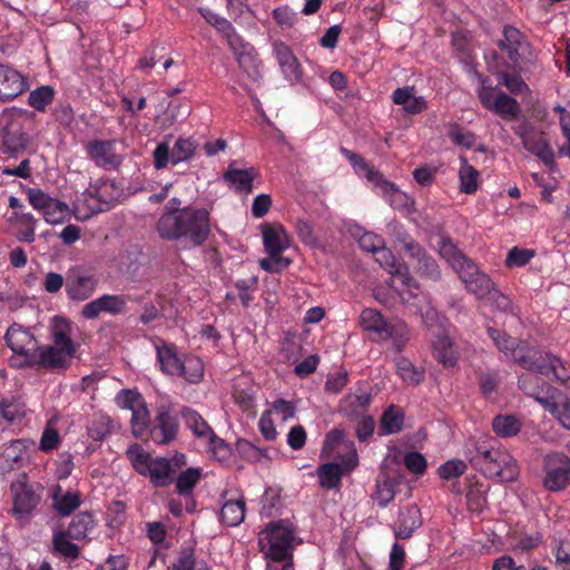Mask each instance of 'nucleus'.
<instances>
[{
  "label": "nucleus",
  "mask_w": 570,
  "mask_h": 570,
  "mask_svg": "<svg viewBox=\"0 0 570 570\" xmlns=\"http://www.w3.org/2000/svg\"><path fill=\"white\" fill-rule=\"evenodd\" d=\"M159 236L168 240L185 239L191 245L203 244L210 232L209 213L204 208L184 207L164 212L157 223Z\"/></svg>",
  "instance_id": "1"
},
{
  "label": "nucleus",
  "mask_w": 570,
  "mask_h": 570,
  "mask_svg": "<svg viewBox=\"0 0 570 570\" xmlns=\"http://www.w3.org/2000/svg\"><path fill=\"white\" fill-rule=\"evenodd\" d=\"M71 334V323L62 316H55L50 325L51 344L38 345L28 367H40L50 372L66 370L76 353Z\"/></svg>",
  "instance_id": "2"
},
{
  "label": "nucleus",
  "mask_w": 570,
  "mask_h": 570,
  "mask_svg": "<svg viewBox=\"0 0 570 570\" xmlns=\"http://www.w3.org/2000/svg\"><path fill=\"white\" fill-rule=\"evenodd\" d=\"M488 334L491 337L495 347L504 355L520 364L523 368L543 374L546 376H553L557 380H562L563 366L560 358L554 355L548 354L546 356L547 363H538L534 360L537 352L531 350L524 342L508 335L505 332L489 327Z\"/></svg>",
  "instance_id": "3"
},
{
  "label": "nucleus",
  "mask_w": 570,
  "mask_h": 570,
  "mask_svg": "<svg viewBox=\"0 0 570 570\" xmlns=\"http://www.w3.org/2000/svg\"><path fill=\"white\" fill-rule=\"evenodd\" d=\"M470 461L488 478L501 482H512L519 475L517 460L505 449L490 446L485 442L474 443Z\"/></svg>",
  "instance_id": "4"
},
{
  "label": "nucleus",
  "mask_w": 570,
  "mask_h": 570,
  "mask_svg": "<svg viewBox=\"0 0 570 570\" xmlns=\"http://www.w3.org/2000/svg\"><path fill=\"white\" fill-rule=\"evenodd\" d=\"M342 154L350 160L355 173L365 177L371 184L373 190L383 197L395 209H409L414 202L412 198L401 191L393 183L386 180L381 173L375 170L363 157L355 153L342 148Z\"/></svg>",
  "instance_id": "5"
},
{
  "label": "nucleus",
  "mask_w": 570,
  "mask_h": 570,
  "mask_svg": "<svg viewBox=\"0 0 570 570\" xmlns=\"http://www.w3.org/2000/svg\"><path fill=\"white\" fill-rule=\"evenodd\" d=\"M157 360L160 370L166 375L179 376L189 383H197L204 375V366L200 358L191 355H178L173 344L160 341L156 344Z\"/></svg>",
  "instance_id": "6"
},
{
  "label": "nucleus",
  "mask_w": 570,
  "mask_h": 570,
  "mask_svg": "<svg viewBox=\"0 0 570 570\" xmlns=\"http://www.w3.org/2000/svg\"><path fill=\"white\" fill-rule=\"evenodd\" d=\"M360 324L379 341L392 340L396 352H401L411 338V331L403 321H387L375 308H364L360 315Z\"/></svg>",
  "instance_id": "7"
},
{
  "label": "nucleus",
  "mask_w": 570,
  "mask_h": 570,
  "mask_svg": "<svg viewBox=\"0 0 570 570\" xmlns=\"http://www.w3.org/2000/svg\"><path fill=\"white\" fill-rule=\"evenodd\" d=\"M258 544L261 551L271 560L292 559V550L295 546L294 528L284 521L269 523L259 532Z\"/></svg>",
  "instance_id": "8"
},
{
  "label": "nucleus",
  "mask_w": 570,
  "mask_h": 570,
  "mask_svg": "<svg viewBox=\"0 0 570 570\" xmlns=\"http://www.w3.org/2000/svg\"><path fill=\"white\" fill-rule=\"evenodd\" d=\"M538 380L539 377L534 374H525L519 379V385L527 394L533 396L546 411L550 412L563 428L570 430V401L568 396L556 389H549L546 396L539 395L528 385Z\"/></svg>",
  "instance_id": "9"
},
{
  "label": "nucleus",
  "mask_w": 570,
  "mask_h": 570,
  "mask_svg": "<svg viewBox=\"0 0 570 570\" xmlns=\"http://www.w3.org/2000/svg\"><path fill=\"white\" fill-rule=\"evenodd\" d=\"M7 346L12 351L18 367H28L38 346L33 333L18 323L10 325L4 334Z\"/></svg>",
  "instance_id": "10"
},
{
  "label": "nucleus",
  "mask_w": 570,
  "mask_h": 570,
  "mask_svg": "<svg viewBox=\"0 0 570 570\" xmlns=\"http://www.w3.org/2000/svg\"><path fill=\"white\" fill-rule=\"evenodd\" d=\"M196 147V142L190 137H179L171 150L168 141H161L154 150V165L157 169H163L168 163L177 165L189 160L194 157Z\"/></svg>",
  "instance_id": "11"
},
{
  "label": "nucleus",
  "mask_w": 570,
  "mask_h": 570,
  "mask_svg": "<svg viewBox=\"0 0 570 570\" xmlns=\"http://www.w3.org/2000/svg\"><path fill=\"white\" fill-rule=\"evenodd\" d=\"M543 485L551 492L564 490L570 481V459L564 453L553 452L544 456Z\"/></svg>",
  "instance_id": "12"
},
{
  "label": "nucleus",
  "mask_w": 570,
  "mask_h": 570,
  "mask_svg": "<svg viewBox=\"0 0 570 570\" xmlns=\"http://www.w3.org/2000/svg\"><path fill=\"white\" fill-rule=\"evenodd\" d=\"M375 261L389 272L392 276L399 277L401 283L409 288V292L400 291L399 295L403 302L409 303L412 296L411 289L419 291L417 283L409 274L407 267L392 254V252L385 247H380L375 250ZM417 294H413V298H416Z\"/></svg>",
  "instance_id": "13"
},
{
  "label": "nucleus",
  "mask_w": 570,
  "mask_h": 570,
  "mask_svg": "<svg viewBox=\"0 0 570 570\" xmlns=\"http://www.w3.org/2000/svg\"><path fill=\"white\" fill-rule=\"evenodd\" d=\"M128 301L135 299L124 294H104L85 304L80 314L86 320H95L102 312L114 316L121 315L127 311Z\"/></svg>",
  "instance_id": "14"
},
{
  "label": "nucleus",
  "mask_w": 570,
  "mask_h": 570,
  "mask_svg": "<svg viewBox=\"0 0 570 570\" xmlns=\"http://www.w3.org/2000/svg\"><path fill=\"white\" fill-rule=\"evenodd\" d=\"M99 284L98 277L80 267L70 269L66 281V293L72 301L82 302L90 298Z\"/></svg>",
  "instance_id": "15"
},
{
  "label": "nucleus",
  "mask_w": 570,
  "mask_h": 570,
  "mask_svg": "<svg viewBox=\"0 0 570 570\" xmlns=\"http://www.w3.org/2000/svg\"><path fill=\"white\" fill-rule=\"evenodd\" d=\"M33 441L28 439L13 440L2 446L0 452V470L3 473L24 466L30 461Z\"/></svg>",
  "instance_id": "16"
},
{
  "label": "nucleus",
  "mask_w": 570,
  "mask_h": 570,
  "mask_svg": "<svg viewBox=\"0 0 570 570\" xmlns=\"http://www.w3.org/2000/svg\"><path fill=\"white\" fill-rule=\"evenodd\" d=\"M11 492L13 499L12 513L18 519L29 515L40 502V494L27 483V475L24 473L11 484Z\"/></svg>",
  "instance_id": "17"
},
{
  "label": "nucleus",
  "mask_w": 570,
  "mask_h": 570,
  "mask_svg": "<svg viewBox=\"0 0 570 570\" xmlns=\"http://www.w3.org/2000/svg\"><path fill=\"white\" fill-rule=\"evenodd\" d=\"M86 151L97 167L106 170L117 169L122 163L121 155L116 151L115 140H90L86 144Z\"/></svg>",
  "instance_id": "18"
},
{
  "label": "nucleus",
  "mask_w": 570,
  "mask_h": 570,
  "mask_svg": "<svg viewBox=\"0 0 570 570\" xmlns=\"http://www.w3.org/2000/svg\"><path fill=\"white\" fill-rule=\"evenodd\" d=\"M235 59L239 68L250 78L253 81H259L263 77L262 62L258 59V53L255 48L246 42L244 39L234 40L232 48Z\"/></svg>",
  "instance_id": "19"
},
{
  "label": "nucleus",
  "mask_w": 570,
  "mask_h": 570,
  "mask_svg": "<svg viewBox=\"0 0 570 570\" xmlns=\"http://www.w3.org/2000/svg\"><path fill=\"white\" fill-rule=\"evenodd\" d=\"M27 88V79L19 71L0 63V102L14 99Z\"/></svg>",
  "instance_id": "20"
},
{
  "label": "nucleus",
  "mask_w": 570,
  "mask_h": 570,
  "mask_svg": "<svg viewBox=\"0 0 570 570\" xmlns=\"http://www.w3.org/2000/svg\"><path fill=\"white\" fill-rule=\"evenodd\" d=\"M466 289L479 298H484L492 294L493 283L488 275L480 272L479 267L471 262L461 272L458 273Z\"/></svg>",
  "instance_id": "21"
},
{
  "label": "nucleus",
  "mask_w": 570,
  "mask_h": 570,
  "mask_svg": "<svg viewBox=\"0 0 570 570\" xmlns=\"http://www.w3.org/2000/svg\"><path fill=\"white\" fill-rule=\"evenodd\" d=\"M404 249L415 263V269L419 275L434 281L440 278L441 273L436 262L426 254L419 243L409 240L404 244Z\"/></svg>",
  "instance_id": "22"
},
{
  "label": "nucleus",
  "mask_w": 570,
  "mask_h": 570,
  "mask_svg": "<svg viewBox=\"0 0 570 570\" xmlns=\"http://www.w3.org/2000/svg\"><path fill=\"white\" fill-rule=\"evenodd\" d=\"M273 53L285 79L292 83L299 81L302 76L301 66L291 48L282 41H275Z\"/></svg>",
  "instance_id": "23"
},
{
  "label": "nucleus",
  "mask_w": 570,
  "mask_h": 570,
  "mask_svg": "<svg viewBox=\"0 0 570 570\" xmlns=\"http://www.w3.org/2000/svg\"><path fill=\"white\" fill-rule=\"evenodd\" d=\"M178 431V423L169 409L161 406L157 411L156 425L151 430V438L157 444H167L175 439Z\"/></svg>",
  "instance_id": "24"
},
{
  "label": "nucleus",
  "mask_w": 570,
  "mask_h": 570,
  "mask_svg": "<svg viewBox=\"0 0 570 570\" xmlns=\"http://www.w3.org/2000/svg\"><path fill=\"white\" fill-rule=\"evenodd\" d=\"M392 101L402 107L403 111L409 115H417L428 108L426 100L422 96L416 95L414 86H405L395 89L392 92Z\"/></svg>",
  "instance_id": "25"
},
{
  "label": "nucleus",
  "mask_w": 570,
  "mask_h": 570,
  "mask_svg": "<svg viewBox=\"0 0 570 570\" xmlns=\"http://www.w3.org/2000/svg\"><path fill=\"white\" fill-rule=\"evenodd\" d=\"M122 195L121 188L115 180L100 179L91 184L85 191L88 198L97 199L101 205H112L117 203Z\"/></svg>",
  "instance_id": "26"
},
{
  "label": "nucleus",
  "mask_w": 570,
  "mask_h": 570,
  "mask_svg": "<svg viewBox=\"0 0 570 570\" xmlns=\"http://www.w3.org/2000/svg\"><path fill=\"white\" fill-rule=\"evenodd\" d=\"M144 254L137 246H129L120 250L117 256V264L119 271L126 274L131 279H137L141 276Z\"/></svg>",
  "instance_id": "27"
},
{
  "label": "nucleus",
  "mask_w": 570,
  "mask_h": 570,
  "mask_svg": "<svg viewBox=\"0 0 570 570\" xmlns=\"http://www.w3.org/2000/svg\"><path fill=\"white\" fill-rule=\"evenodd\" d=\"M435 338L432 342L433 353L439 362H441L445 367H452L456 363V352L453 347V342L448 333L444 331H439L438 333H433Z\"/></svg>",
  "instance_id": "28"
},
{
  "label": "nucleus",
  "mask_w": 570,
  "mask_h": 570,
  "mask_svg": "<svg viewBox=\"0 0 570 570\" xmlns=\"http://www.w3.org/2000/svg\"><path fill=\"white\" fill-rule=\"evenodd\" d=\"M420 509L412 504L399 514L397 527L395 528V537L400 539L410 538L414 530L421 525Z\"/></svg>",
  "instance_id": "29"
},
{
  "label": "nucleus",
  "mask_w": 570,
  "mask_h": 570,
  "mask_svg": "<svg viewBox=\"0 0 570 570\" xmlns=\"http://www.w3.org/2000/svg\"><path fill=\"white\" fill-rule=\"evenodd\" d=\"M256 175L257 173L253 167L248 169L229 168L224 174V179L235 190L250 193L253 189V180Z\"/></svg>",
  "instance_id": "30"
},
{
  "label": "nucleus",
  "mask_w": 570,
  "mask_h": 570,
  "mask_svg": "<svg viewBox=\"0 0 570 570\" xmlns=\"http://www.w3.org/2000/svg\"><path fill=\"white\" fill-rule=\"evenodd\" d=\"M53 508L61 517H67L80 505V495L78 492L63 491L57 487L52 493Z\"/></svg>",
  "instance_id": "31"
},
{
  "label": "nucleus",
  "mask_w": 570,
  "mask_h": 570,
  "mask_svg": "<svg viewBox=\"0 0 570 570\" xmlns=\"http://www.w3.org/2000/svg\"><path fill=\"white\" fill-rule=\"evenodd\" d=\"M219 515L220 521L227 527L239 525L245 518V501L243 499L225 500Z\"/></svg>",
  "instance_id": "32"
},
{
  "label": "nucleus",
  "mask_w": 570,
  "mask_h": 570,
  "mask_svg": "<svg viewBox=\"0 0 570 570\" xmlns=\"http://www.w3.org/2000/svg\"><path fill=\"white\" fill-rule=\"evenodd\" d=\"M263 240L268 254H281L289 247V237L283 227L266 228Z\"/></svg>",
  "instance_id": "33"
},
{
  "label": "nucleus",
  "mask_w": 570,
  "mask_h": 570,
  "mask_svg": "<svg viewBox=\"0 0 570 570\" xmlns=\"http://www.w3.org/2000/svg\"><path fill=\"white\" fill-rule=\"evenodd\" d=\"M404 424V413L394 405L389 406L380 419L379 434L389 435L399 433Z\"/></svg>",
  "instance_id": "34"
},
{
  "label": "nucleus",
  "mask_w": 570,
  "mask_h": 570,
  "mask_svg": "<svg viewBox=\"0 0 570 570\" xmlns=\"http://www.w3.org/2000/svg\"><path fill=\"white\" fill-rule=\"evenodd\" d=\"M523 147L537 156L547 167L554 165V153L543 134L532 136Z\"/></svg>",
  "instance_id": "35"
},
{
  "label": "nucleus",
  "mask_w": 570,
  "mask_h": 570,
  "mask_svg": "<svg viewBox=\"0 0 570 570\" xmlns=\"http://www.w3.org/2000/svg\"><path fill=\"white\" fill-rule=\"evenodd\" d=\"M147 472L142 475L149 476L154 485L165 487L170 483L171 464L165 458H155L151 460Z\"/></svg>",
  "instance_id": "36"
},
{
  "label": "nucleus",
  "mask_w": 570,
  "mask_h": 570,
  "mask_svg": "<svg viewBox=\"0 0 570 570\" xmlns=\"http://www.w3.org/2000/svg\"><path fill=\"white\" fill-rule=\"evenodd\" d=\"M499 46L508 52L513 62H517L520 58V49L523 46V37L517 28L507 26L503 29V39L499 41Z\"/></svg>",
  "instance_id": "37"
},
{
  "label": "nucleus",
  "mask_w": 570,
  "mask_h": 570,
  "mask_svg": "<svg viewBox=\"0 0 570 570\" xmlns=\"http://www.w3.org/2000/svg\"><path fill=\"white\" fill-rule=\"evenodd\" d=\"M440 255L451 265L456 272H461L472 261L465 257V255L450 240L442 239L439 245Z\"/></svg>",
  "instance_id": "38"
},
{
  "label": "nucleus",
  "mask_w": 570,
  "mask_h": 570,
  "mask_svg": "<svg viewBox=\"0 0 570 570\" xmlns=\"http://www.w3.org/2000/svg\"><path fill=\"white\" fill-rule=\"evenodd\" d=\"M489 110L502 118L513 119L519 115L520 106L514 98L503 91H499Z\"/></svg>",
  "instance_id": "39"
},
{
  "label": "nucleus",
  "mask_w": 570,
  "mask_h": 570,
  "mask_svg": "<svg viewBox=\"0 0 570 570\" xmlns=\"http://www.w3.org/2000/svg\"><path fill=\"white\" fill-rule=\"evenodd\" d=\"M181 417L194 435L203 441L213 432L202 415L190 407L181 410Z\"/></svg>",
  "instance_id": "40"
},
{
  "label": "nucleus",
  "mask_w": 570,
  "mask_h": 570,
  "mask_svg": "<svg viewBox=\"0 0 570 570\" xmlns=\"http://www.w3.org/2000/svg\"><path fill=\"white\" fill-rule=\"evenodd\" d=\"M320 485L324 489H335L341 484L343 468L338 463H324L317 468Z\"/></svg>",
  "instance_id": "41"
},
{
  "label": "nucleus",
  "mask_w": 570,
  "mask_h": 570,
  "mask_svg": "<svg viewBox=\"0 0 570 570\" xmlns=\"http://www.w3.org/2000/svg\"><path fill=\"white\" fill-rule=\"evenodd\" d=\"M521 428V420L512 414L497 415L492 421V429L500 438H512L520 432Z\"/></svg>",
  "instance_id": "42"
},
{
  "label": "nucleus",
  "mask_w": 570,
  "mask_h": 570,
  "mask_svg": "<svg viewBox=\"0 0 570 570\" xmlns=\"http://www.w3.org/2000/svg\"><path fill=\"white\" fill-rule=\"evenodd\" d=\"M394 363L397 375L407 385H417L423 381L424 371L415 367L410 360L399 356L395 358Z\"/></svg>",
  "instance_id": "43"
},
{
  "label": "nucleus",
  "mask_w": 570,
  "mask_h": 570,
  "mask_svg": "<svg viewBox=\"0 0 570 570\" xmlns=\"http://www.w3.org/2000/svg\"><path fill=\"white\" fill-rule=\"evenodd\" d=\"M10 219L21 227V230H19L16 236L18 240L27 243H32L35 240L38 220L32 214L14 212Z\"/></svg>",
  "instance_id": "44"
},
{
  "label": "nucleus",
  "mask_w": 570,
  "mask_h": 570,
  "mask_svg": "<svg viewBox=\"0 0 570 570\" xmlns=\"http://www.w3.org/2000/svg\"><path fill=\"white\" fill-rule=\"evenodd\" d=\"M396 484L397 481L389 475L377 476L373 499L380 507L385 508L394 499Z\"/></svg>",
  "instance_id": "45"
},
{
  "label": "nucleus",
  "mask_w": 570,
  "mask_h": 570,
  "mask_svg": "<svg viewBox=\"0 0 570 570\" xmlns=\"http://www.w3.org/2000/svg\"><path fill=\"white\" fill-rule=\"evenodd\" d=\"M94 525V515L90 512H80L72 518L67 532L71 538L81 540L87 537Z\"/></svg>",
  "instance_id": "46"
},
{
  "label": "nucleus",
  "mask_w": 570,
  "mask_h": 570,
  "mask_svg": "<svg viewBox=\"0 0 570 570\" xmlns=\"http://www.w3.org/2000/svg\"><path fill=\"white\" fill-rule=\"evenodd\" d=\"M424 304L419 305V311L421 313L422 320L428 328L434 331L433 333H438L439 331H444L448 321L445 317L439 314V312L431 306L430 302L424 297ZM416 305V303H413Z\"/></svg>",
  "instance_id": "47"
},
{
  "label": "nucleus",
  "mask_w": 570,
  "mask_h": 570,
  "mask_svg": "<svg viewBox=\"0 0 570 570\" xmlns=\"http://www.w3.org/2000/svg\"><path fill=\"white\" fill-rule=\"evenodd\" d=\"M459 177L461 183V191L473 194L478 189V170L471 166L464 157L460 158Z\"/></svg>",
  "instance_id": "48"
},
{
  "label": "nucleus",
  "mask_w": 570,
  "mask_h": 570,
  "mask_svg": "<svg viewBox=\"0 0 570 570\" xmlns=\"http://www.w3.org/2000/svg\"><path fill=\"white\" fill-rule=\"evenodd\" d=\"M126 455L134 469L141 475L148 471L147 468L154 459L140 444L137 443L128 446Z\"/></svg>",
  "instance_id": "49"
},
{
  "label": "nucleus",
  "mask_w": 570,
  "mask_h": 570,
  "mask_svg": "<svg viewBox=\"0 0 570 570\" xmlns=\"http://www.w3.org/2000/svg\"><path fill=\"white\" fill-rule=\"evenodd\" d=\"M55 89L51 86H41L30 91L28 104L37 111H45L55 98Z\"/></svg>",
  "instance_id": "50"
},
{
  "label": "nucleus",
  "mask_w": 570,
  "mask_h": 570,
  "mask_svg": "<svg viewBox=\"0 0 570 570\" xmlns=\"http://www.w3.org/2000/svg\"><path fill=\"white\" fill-rule=\"evenodd\" d=\"M0 413L7 421L14 422L24 415V404L13 395L3 397L0 401Z\"/></svg>",
  "instance_id": "51"
},
{
  "label": "nucleus",
  "mask_w": 570,
  "mask_h": 570,
  "mask_svg": "<svg viewBox=\"0 0 570 570\" xmlns=\"http://www.w3.org/2000/svg\"><path fill=\"white\" fill-rule=\"evenodd\" d=\"M70 215L69 206L56 198L49 204L47 209L42 212L45 220L50 225H57L63 223Z\"/></svg>",
  "instance_id": "52"
},
{
  "label": "nucleus",
  "mask_w": 570,
  "mask_h": 570,
  "mask_svg": "<svg viewBox=\"0 0 570 570\" xmlns=\"http://www.w3.org/2000/svg\"><path fill=\"white\" fill-rule=\"evenodd\" d=\"M131 431L137 438H140L149 428L150 414L146 403L131 411Z\"/></svg>",
  "instance_id": "53"
},
{
  "label": "nucleus",
  "mask_w": 570,
  "mask_h": 570,
  "mask_svg": "<svg viewBox=\"0 0 570 570\" xmlns=\"http://www.w3.org/2000/svg\"><path fill=\"white\" fill-rule=\"evenodd\" d=\"M173 570H209L204 560H197L191 550L181 551L173 564Z\"/></svg>",
  "instance_id": "54"
},
{
  "label": "nucleus",
  "mask_w": 570,
  "mask_h": 570,
  "mask_svg": "<svg viewBox=\"0 0 570 570\" xmlns=\"http://www.w3.org/2000/svg\"><path fill=\"white\" fill-rule=\"evenodd\" d=\"M474 76L479 80L476 92L480 102L485 109L489 110L493 101L495 100V97L499 91L495 87L491 86L489 83V80L484 78L482 75H480L478 71H474Z\"/></svg>",
  "instance_id": "55"
},
{
  "label": "nucleus",
  "mask_w": 570,
  "mask_h": 570,
  "mask_svg": "<svg viewBox=\"0 0 570 570\" xmlns=\"http://www.w3.org/2000/svg\"><path fill=\"white\" fill-rule=\"evenodd\" d=\"M69 537L68 532H57L53 535V547L63 557L75 559L78 557L79 549L77 544L69 540Z\"/></svg>",
  "instance_id": "56"
},
{
  "label": "nucleus",
  "mask_w": 570,
  "mask_h": 570,
  "mask_svg": "<svg viewBox=\"0 0 570 570\" xmlns=\"http://www.w3.org/2000/svg\"><path fill=\"white\" fill-rule=\"evenodd\" d=\"M200 479V471L195 468H188L187 470L183 471L176 481V488L178 493L180 494H187L191 492L194 487L197 484V482Z\"/></svg>",
  "instance_id": "57"
},
{
  "label": "nucleus",
  "mask_w": 570,
  "mask_h": 570,
  "mask_svg": "<svg viewBox=\"0 0 570 570\" xmlns=\"http://www.w3.org/2000/svg\"><path fill=\"white\" fill-rule=\"evenodd\" d=\"M116 403L119 407L130 412L145 403L140 393L132 390H122L116 395Z\"/></svg>",
  "instance_id": "58"
},
{
  "label": "nucleus",
  "mask_w": 570,
  "mask_h": 570,
  "mask_svg": "<svg viewBox=\"0 0 570 570\" xmlns=\"http://www.w3.org/2000/svg\"><path fill=\"white\" fill-rule=\"evenodd\" d=\"M535 252L533 249L513 247L509 250L505 259L508 267H522L533 258Z\"/></svg>",
  "instance_id": "59"
},
{
  "label": "nucleus",
  "mask_w": 570,
  "mask_h": 570,
  "mask_svg": "<svg viewBox=\"0 0 570 570\" xmlns=\"http://www.w3.org/2000/svg\"><path fill=\"white\" fill-rule=\"evenodd\" d=\"M111 430V421L108 416L96 417L88 428V435L95 441H102Z\"/></svg>",
  "instance_id": "60"
},
{
  "label": "nucleus",
  "mask_w": 570,
  "mask_h": 570,
  "mask_svg": "<svg viewBox=\"0 0 570 570\" xmlns=\"http://www.w3.org/2000/svg\"><path fill=\"white\" fill-rule=\"evenodd\" d=\"M204 442H206L209 452L215 459L223 461L228 456V445L223 439L218 438L214 431L204 440Z\"/></svg>",
  "instance_id": "61"
},
{
  "label": "nucleus",
  "mask_w": 570,
  "mask_h": 570,
  "mask_svg": "<svg viewBox=\"0 0 570 570\" xmlns=\"http://www.w3.org/2000/svg\"><path fill=\"white\" fill-rule=\"evenodd\" d=\"M257 284V276H252L246 279H239L235 283V286L238 289V297L244 306H248L253 301L252 293L256 289Z\"/></svg>",
  "instance_id": "62"
},
{
  "label": "nucleus",
  "mask_w": 570,
  "mask_h": 570,
  "mask_svg": "<svg viewBox=\"0 0 570 570\" xmlns=\"http://www.w3.org/2000/svg\"><path fill=\"white\" fill-rule=\"evenodd\" d=\"M401 458L397 453L387 454L381 464V472L379 476H391L392 480H399L401 476Z\"/></svg>",
  "instance_id": "63"
},
{
  "label": "nucleus",
  "mask_w": 570,
  "mask_h": 570,
  "mask_svg": "<svg viewBox=\"0 0 570 570\" xmlns=\"http://www.w3.org/2000/svg\"><path fill=\"white\" fill-rule=\"evenodd\" d=\"M466 471V464L462 460H450L443 463L439 469L438 473L440 478L450 480L459 478Z\"/></svg>",
  "instance_id": "64"
}]
</instances>
